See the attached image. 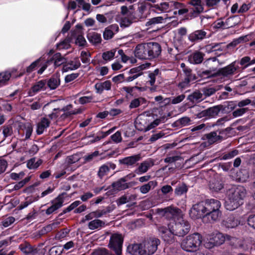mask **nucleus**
I'll return each mask as SVG.
<instances>
[{
    "mask_svg": "<svg viewBox=\"0 0 255 255\" xmlns=\"http://www.w3.org/2000/svg\"><path fill=\"white\" fill-rule=\"evenodd\" d=\"M221 203L217 199H207L194 204L189 211L193 219L207 217L210 221H217L222 215Z\"/></svg>",
    "mask_w": 255,
    "mask_h": 255,
    "instance_id": "obj_1",
    "label": "nucleus"
},
{
    "mask_svg": "<svg viewBox=\"0 0 255 255\" xmlns=\"http://www.w3.org/2000/svg\"><path fill=\"white\" fill-rule=\"evenodd\" d=\"M247 194L245 188L241 185H231L227 191V198L225 207L229 211H233L242 205Z\"/></svg>",
    "mask_w": 255,
    "mask_h": 255,
    "instance_id": "obj_2",
    "label": "nucleus"
},
{
    "mask_svg": "<svg viewBox=\"0 0 255 255\" xmlns=\"http://www.w3.org/2000/svg\"><path fill=\"white\" fill-rule=\"evenodd\" d=\"M161 47L157 42H150L137 44L134 50L136 57L142 60H151L158 57Z\"/></svg>",
    "mask_w": 255,
    "mask_h": 255,
    "instance_id": "obj_3",
    "label": "nucleus"
},
{
    "mask_svg": "<svg viewBox=\"0 0 255 255\" xmlns=\"http://www.w3.org/2000/svg\"><path fill=\"white\" fill-rule=\"evenodd\" d=\"M202 236L198 233L190 234L182 240L181 247L185 251L195 252L194 255H204L200 252H197L202 243Z\"/></svg>",
    "mask_w": 255,
    "mask_h": 255,
    "instance_id": "obj_4",
    "label": "nucleus"
},
{
    "mask_svg": "<svg viewBox=\"0 0 255 255\" xmlns=\"http://www.w3.org/2000/svg\"><path fill=\"white\" fill-rule=\"evenodd\" d=\"M169 229L171 230L173 235L183 237L189 232L191 225L188 221L182 218L174 223H170Z\"/></svg>",
    "mask_w": 255,
    "mask_h": 255,
    "instance_id": "obj_5",
    "label": "nucleus"
},
{
    "mask_svg": "<svg viewBox=\"0 0 255 255\" xmlns=\"http://www.w3.org/2000/svg\"><path fill=\"white\" fill-rule=\"evenodd\" d=\"M156 212L160 215L165 218L171 220L170 223H174L183 218V213L181 210L173 206H168L164 209L158 208Z\"/></svg>",
    "mask_w": 255,
    "mask_h": 255,
    "instance_id": "obj_6",
    "label": "nucleus"
},
{
    "mask_svg": "<svg viewBox=\"0 0 255 255\" xmlns=\"http://www.w3.org/2000/svg\"><path fill=\"white\" fill-rule=\"evenodd\" d=\"M227 239L230 242L229 244L233 248L242 250L244 251H247L251 249L253 244V240L251 238L241 239L228 236Z\"/></svg>",
    "mask_w": 255,
    "mask_h": 255,
    "instance_id": "obj_7",
    "label": "nucleus"
},
{
    "mask_svg": "<svg viewBox=\"0 0 255 255\" xmlns=\"http://www.w3.org/2000/svg\"><path fill=\"white\" fill-rule=\"evenodd\" d=\"M227 239L230 242L229 244L233 248L242 250L244 251H247L251 249L253 244V240L251 238L241 239L228 236Z\"/></svg>",
    "mask_w": 255,
    "mask_h": 255,
    "instance_id": "obj_8",
    "label": "nucleus"
},
{
    "mask_svg": "<svg viewBox=\"0 0 255 255\" xmlns=\"http://www.w3.org/2000/svg\"><path fill=\"white\" fill-rule=\"evenodd\" d=\"M228 131V130L227 128L225 129L211 131L209 133L203 135L202 139L204 140H206L208 145H211L216 142H221L225 139Z\"/></svg>",
    "mask_w": 255,
    "mask_h": 255,
    "instance_id": "obj_9",
    "label": "nucleus"
},
{
    "mask_svg": "<svg viewBox=\"0 0 255 255\" xmlns=\"http://www.w3.org/2000/svg\"><path fill=\"white\" fill-rule=\"evenodd\" d=\"M160 244V240L154 237H151L142 242L143 253L144 255H152L157 250Z\"/></svg>",
    "mask_w": 255,
    "mask_h": 255,
    "instance_id": "obj_10",
    "label": "nucleus"
},
{
    "mask_svg": "<svg viewBox=\"0 0 255 255\" xmlns=\"http://www.w3.org/2000/svg\"><path fill=\"white\" fill-rule=\"evenodd\" d=\"M65 61V59L61 56V54L60 53H56L52 58L45 60V61L41 64V67L37 71V73L40 75L42 74L45 69L53 63L56 67L63 64Z\"/></svg>",
    "mask_w": 255,
    "mask_h": 255,
    "instance_id": "obj_11",
    "label": "nucleus"
},
{
    "mask_svg": "<svg viewBox=\"0 0 255 255\" xmlns=\"http://www.w3.org/2000/svg\"><path fill=\"white\" fill-rule=\"evenodd\" d=\"M123 243V238L122 235L114 234L111 236L109 246L115 252L117 255H122Z\"/></svg>",
    "mask_w": 255,
    "mask_h": 255,
    "instance_id": "obj_12",
    "label": "nucleus"
},
{
    "mask_svg": "<svg viewBox=\"0 0 255 255\" xmlns=\"http://www.w3.org/2000/svg\"><path fill=\"white\" fill-rule=\"evenodd\" d=\"M228 235H225L220 232H214L212 233L209 239L208 243H206V247L211 248L214 246H218L223 244L226 240L229 241L227 239Z\"/></svg>",
    "mask_w": 255,
    "mask_h": 255,
    "instance_id": "obj_13",
    "label": "nucleus"
},
{
    "mask_svg": "<svg viewBox=\"0 0 255 255\" xmlns=\"http://www.w3.org/2000/svg\"><path fill=\"white\" fill-rule=\"evenodd\" d=\"M181 6V3L175 1L163 2L153 6L154 10L158 12H167L173 8H178Z\"/></svg>",
    "mask_w": 255,
    "mask_h": 255,
    "instance_id": "obj_14",
    "label": "nucleus"
},
{
    "mask_svg": "<svg viewBox=\"0 0 255 255\" xmlns=\"http://www.w3.org/2000/svg\"><path fill=\"white\" fill-rule=\"evenodd\" d=\"M140 154H134L127 156L119 160V164L127 168H132L135 167L137 163L140 160Z\"/></svg>",
    "mask_w": 255,
    "mask_h": 255,
    "instance_id": "obj_15",
    "label": "nucleus"
},
{
    "mask_svg": "<svg viewBox=\"0 0 255 255\" xmlns=\"http://www.w3.org/2000/svg\"><path fill=\"white\" fill-rule=\"evenodd\" d=\"M237 63V61L236 60L228 66L218 69L219 76H222L224 77H228L235 74L239 68Z\"/></svg>",
    "mask_w": 255,
    "mask_h": 255,
    "instance_id": "obj_16",
    "label": "nucleus"
},
{
    "mask_svg": "<svg viewBox=\"0 0 255 255\" xmlns=\"http://www.w3.org/2000/svg\"><path fill=\"white\" fill-rule=\"evenodd\" d=\"M158 230L159 234L165 242L168 244L173 242V235L171 230L169 229V223L168 224V228L164 226H158Z\"/></svg>",
    "mask_w": 255,
    "mask_h": 255,
    "instance_id": "obj_17",
    "label": "nucleus"
},
{
    "mask_svg": "<svg viewBox=\"0 0 255 255\" xmlns=\"http://www.w3.org/2000/svg\"><path fill=\"white\" fill-rule=\"evenodd\" d=\"M202 0H190L189 4V14L191 17H195L203 10V7L201 4Z\"/></svg>",
    "mask_w": 255,
    "mask_h": 255,
    "instance_id": "obj_18",
    "label": "nucleus"
},
{
    "mask_svg": "<svg viewBox=\"0 0 255 255\" xmlns=\"http://www.w3.org/2000/svg\"><path fill=\"white\" fill-rule=\"evenodd\" d=\"M46 89V80H41L36 82L29 90L27 94L29 97L34 96L37 93L45 91Z\"/></svg>",
    "mask_w": 255,
    "mask_h": 255,
    "instance_id": "obj_19",
    "label": "nucleus"
},
{
    "mask_svg": "<svg viewBox=\"0 0 255 255\" xmlns=\"http://www.w3.org/2000/svg\"><path fill=\"white\" fill-rule=\"evenodd\" d=\"M207 32L204 29L197 30L188 35V39L192 42H198L208 38Z\"/></svg>",
    "mask_w": 255,
    "mask_h": 255,
    "instance_id": "obj_20",
    "label": "nucleus"
},
{
    "mask_svg": "<svg viewBox=\"0 0 255 255\" xmlns=\"http://www.w3.org/2000/svg\"><path fill=\"white\" fill-rule=\"evenodd\" d=\"M63 202V199L60 196H58L52 201V205L45 210V214L47 215H50L54 213L56 211L62 207Z\"/></svg>",
    "mask_w": 255,
    "mask_h": 255,
    "instance_id": "obj_21",
    "label": "nucleus"
},
{
    "mask_svg": "<svg viewBox=\"0 0 255 255\" xmlns=\"http://www.w3.org/2000/svg\"><path fill=\"white\" fill-rule=\"evenodd\" d=\"M19 249L25 255H38V250L28 243L21 244Z\"/></svg>",
    "mask_w": 255,
    "mask_h": 255,
    "instance_id": "obj_22",
    "label": "nucleus"
},
{
    "mask_svg": "<svg viewBox=\"0 0 255 255\" xmlns=\"http://www.w3.org/2000/svg\"><path fill=\"white\" fill-rule=\"evenodd\" d=\"M119 30V27L117 24H113L109 25L105 29L103 32L104 39L106 40L112 39Z\"/></svg>",
    "mask_w": 255,
    "mask_h": 255,
    "instance_id": "obj_23",
    "label": "nucleus"
},
{
    "mask_svg": "<svg viewBox=\"0 0 255 255\" xmlns=\"http://www.w3.org/2000/svg\"><path fill=\"white\" fill-rule=\"evenodd\" d=\"M81 66V63L78 58H75L73 60L68 61L63 66V71L75 70L79 68Z\"/></svg>",
    "mask_w": 255,
    "mask_h": 255,
    "instance_id": "obj_24",
    "label": "nucleus"
},
{
    "mask_svg": "<svg viewBox=\"0 0 255 255\" xmlns=\"http://www.w3.org/2000/svg\"><path fill=\"white\" fill-rule=\"evenodd\" d=\"M50 121L47 118L44 117L36 125V132L37 134H42L49 127Z\"/></svg>",
    "mask_w": 255,
    "mask_h": 255,
    "instance_id": "obj_25",
    "label": "nucleus"
},
{
    "mask_svg": "<svg viewBox=\"0 0 255 255\" xmlns=\"http://www.w3.org/2000/svg\"><path fill=\"white\" fill-rule=\"evenodd\" d=\"M204 54L200 51H195L188 57V61L193 64H199L202 62Z\"/></svg>",
    "mask_w": 255,
    "mask_h": 255,
    "instance_id": "obj_26",
    "label": "nucleus"
},
{
    "mask_svg": "<svg viewBox=\"0 0 255 255\" xmlns=\"http://www.w3.org/2000/svg\"><path fill=\"white\" fill-rule=\"evenodd\" d=\"M153 164V162L151 159L146 160L139 164L138 167L135 170V172L138 175L143 174L147 172Z\"/></svg>",
    "mask_w": 255,
    "mask_h": 255,
    "instance_id": "obj_27",
    "label": "nucleus"
},
{
    "mask_svg": "<svg viewBox=\"0 0 255 255\" xmlns=\"http://www.w3.org/2000/svg\"><path fill=\"white\" fill-rule=\"evenodd\" d=\"M60 84V76L58 74L53 75L50 78L46 80V87L51 90L56 89Z\"/></svg>",
    "mask_w": 255,
    "mask_h": 255,
    "instance_id": "obj_28",
    "label": "nucleus"
},
{
    "mask_svg": "<svg viewBox=\"0 0 255 255\" xmlns=\"http://www.w3.org/2000/svg\"><path fill=\"white\" fill-rule=\"evenodd\" d=\"M127 251L132 255H144L142 243L129 245Z\"/></svg>",
    "mask_w": 255,
    "mask_h": 255,
    "instance_id": "obj_29",
    "label": "nucleus"
},
{
    "mask_svg": "<svg viewBox=\"0 0 255 255\" xmlns=\"http://www.w3.org/2000/svg\"><path fill=\"white\" fill-rule=\"evenodd\" d=\"M14 71V70H12L0 72V88L8 85L10 78Z\"/></svg>",
    "mask_w": 255,
    "mask_h": 255,
    "instance_id": "obj_30",
    "label": "nucleus"
},
{
    "mask_svg": "<svg viewBox=\"0 0 255 255\" xmlns=\"http://www.w3.org/2000/svg\"><path fill=\"white\" fill-rule=\"evenodd\" d=\"M240 224L239 220L233 215H231L223 221V225L227 228H234Z\"/></svg>",
    "mask_w": 255,
    "mask_h": 255,
    "instance_id": "obj_31",
    "label": "nucleus"
},
{
    "mask_svg": "<svg viewBox=\"0 0 255 255\" xmlns=\"http://www.w3.org/2000/svg\"><path fill=\"white\" fill-rule=\"evenodd\" d=\"M87 38L90 43L95 45L101 43L102 41L101 34L95 32H89Z\"/></svg>",
    "mask_w": 255,
    "mask_h": 255,
    "instance_id": "obj_32",
    "label": "nucleus"
},
{
    "mask_svg": "<svg viewBox=\"0 0 255 255\" xmlns=\"http://www.w3.org/2000/svg\"><path fill=\"white\" fill-rule=\"evenodd\" d=\"M113 188L117 190L121 191L128 188V184L127 182L125 177L122 178L112 183Z\"/></svg>",
    "mask_w": 255,
    "mask_h": 255,
    "instance_id": "obj_33",
    "label": "nucleus"
},
{
    "mask_svg": "<svg viewBox=\"0 0 255 255\" xmlns=\"http://www.w3.org/2000/svg\"><path fill=\"white\" fill-rule=\"evenodd\" d=\"M96 93L102 94L104 90L109 91L111 88V82L110 81H106L104 82L97 83L95 85Z\"/></svg>",
    "mask_w": 255,
    "mask_h": 255,
    "instance_id": "obj_34",
    "label": "nucleus"
},
{
    "mask_svg": "<svg viewBox=\"0 0 255 255\" xmlns=\"http://www.w3.org/2000/svg\"><path fill=\"white\" fill-rule=\"evenodd\" d=\"M210 190L213 192L218 193L223 189L224 185L222 182L214 179L211 181L209 184Z\"/></svg>",
    "mask_w": 255,
    "mask_h": 255,
    "instance_id": "obj_35",
    "label": "nucleus"
},
{
    "mask_svg": "<svg viewBox=\"0 0 255 255\" xmlns=\"http://www.w3.org/2000/svg\"><path fill=\"white\" fill-rule=\"evenodd\" d=\"M59 223L58 222L52 223L38 231V235L41 237L56 229L59 225Z\"/></svg>",
    "mask_w": 255,
    "mask_h": 255,
    "instance_id": "obj_36",
    "label": "nucleus"
},
{
    "mask_svg": "<svg viewBox=\"0 0 255 255\" xmlns=\"http://www.w3.org/2000/svg\"><path fill=\"white\" fill-rule=\"evenodd\" d=\"M201 108L199 106H194L192 108V111L194 114L195 118L201 119L202 118H208L207 110L201 111Z\"/></svg>",
    "mask_w": 255,
    "mask_h": 255,
    "instance_id": "obj_37",
    "label": "nucleus"
},
{
    "mask_svg": "<svg viewBox=\"0 0 255 255\" xmlns=\"http://www.w3.org/2000/svg\"><path fill=\"white\" fill-rule=\"evenodd\" d=\"M192 121L188 117H183L176 120L173 125L174 127L181 128L191 124Z\"/></svg>",
    "mask_w": 255,
    "mask_h": 255,
    "instance_id": "obj_38",
    "label": "nucleus"
},
{
    "mask_svg": "<svg viewBox=\"0 0 255 255\" xmlns=\"http://www.w3.org/2000/svg\"><path fill=\"white\" fill-rule=\"evenodd\" d=\"M105 225V223L104 221L95 219L89 222L88 227L90 230H94L104 227Z\"/></svg>",
    "mask_w": 255,
    "mask_h": 255,
    "instance_id": "obj_39",
    "label": "nucleus"
},
{
    "mask_svg": "<svg viewBox=\"0 0 255 255\" xmlns=\"http://www.w3.org/2000/svg\"><path fill=\"white\" fill-rule=\"evenodd\" d=\"M200 76L202 78H210L219 76L218 70L216 69H209L202 71Z\"/></svg>",
    "mask_w": 255,
    "mask_h": 255,
    "instance_id": "obj_40",
    "label": "nucleus"
},
{
    "mask_svg": "<svg viewBox=\"0 0 255 255\" xmlns=\"http://www.w3.org/2000/svg\"><path fill=\"white\" fill-rule=\"evenodd\" d=\"M135 199L136 196L134 195L125 194L117 200V203L118 206H119Z\"/></svg>",
    "mask_w": 255,
    "mask_h": 255,
    "instance_id": "obj_41",
    "label": "nucleus"
},
{
    "mask_svg": "<svg viewBox=\"0 0 255 255\" xmlns=\"http://www.w3.org/2000/svg\"><path fill=\"white\" fill-rule=\"evenodd\" d=\"M203 98V93H201L200 91H196L189 95L187 97V100L191 102L195 103L201 101Z\"/></svg>",
    "mask_w": 255,
    "mask_h": 255,
    "instance_id": "obj_42",
    "label": "nucleus"
},
{
    "mask_svg": "<svg viewBox=\"0 0 255 255\" xmlns=\"http://www.w3.org/2000/svg\"><path fill=\"white\" fill-rule=\"evenodd\" d=\"M156 185V181H150L147 183L140 186L139 188V191L142 194H146L151 189H153Z\"/></svg>",
    "mask_w": 255,
    "mask_h": 255,
    "instance_id": "obj_43",
    "label": "nucleus"
},
{
    "mask_svg": "<svg viewBox=\"0 0 255 255\" xmlns=\"http://www.w3.org/2000/svg\"><path fill=\"white\" fill-rule=\"evenodd\" d=\"M45 61L44 58L40 57L34 62H33L29 66L26 68V72L28 73H31L35 69V68L39 65L41 67V64Z\"/></svg>",
    "mask_w": 255,
    "mask_h": 255,
    "instance_id": "obj_44",
    "label": "nucleus"
},
{
    "mask_svg": "<svg viewBox=\"0 0 255 255\" xmlns=\"http://www.w3.org/2000/svg\"><path fill=\"white\" fill-rule=\"evenodd\" d=\"M208 118H215L219 115L221 111L220 106H214L206 109Z\"/></svg>",
    "mask_w": 255,
    "mask_h": 255,
    "instance_id": "obj_45",
    "label": "nucleus"
},
{
    "mask_svg": "<svg viewBox=\"0 0 255 255\" xmlns=\"http://www.w3.org/2000/svg\"><path fill=\"white\" fill-rule=\"evenodd\" d=\"M229 20V19L228 18L227 19L226 21L224 22L223 21L222 19H219L213 23L212 25L213 28L215 29L228 28L230 27L227 22V21Z\"/></svg>",
    "mask_w": 255,
    "mask_h": 255,
    "instance_id": "obj_46",
    "label": "nucleus"
},
{
    "mask_svg": "<svg viewBox=\"0 0 255 255\" xmlns=\"http://www.w3.org/2000/svg\"><path fill=\"white\" fill-rule=\"evenodd\" d=\"M83 29V25L81 24L78 23L76 24L75 28L72 29L71 31V37L74 38L80 35H83L84 32Z\"/></svg>",
    "mask_w": 255,
    "mask_h": 255,
    "instance_id": "obj_47",
    "label": "nucleus"
},
{
    "mask_svg": "<svg viewBox=\"0 0 255 255\" xmlns=\"http://www.w3.org/2000/svg\"><path fill=\"white\" fill-rule=\"evenodd\" d=\"M237 65L239 66L240 64L242 68V69L244 70L251 66V57L249 56H246L242 57L240 60H238Z\"/></svg>",
    "mask_w": 255,
    "mask_h": 255,
    "instance_id": "obj_48",
    "label": "nucleus"
},
{
    "mask_svg": "<svg viewBox=\"0 0 255 255\" xmlns=\"http://www.w3.org/2000/svg\"><path fill=\"white\" fill-rule=\"evenodd\" d=\"M188 191V188L185 183L178 184L175 189V194L177 196H181L186 194Z\"/></svg>",
    "mask_w": 255,
    "mask_h": 255,
    "instance_id": "obj_49",
    "label": "nucleus"
},
{
    "mask_svg": "<svg viewBox=\"0 0 255 255\" xmlns=\"http://www.w3.org/2000/svg\"><path fill=\"white\" fill-rule=\"evenodd\" d=\"M109 172L108 166L104 164L99 167L97 173L98 177L101 180H103L104 177L107 175Z\"/></svg>",
    "mask_w": 255,
    "mask_h": 255,
    "instance_id": "obj_50",
    "label": "nucleus"
},
{
    "mask_svg": "<svg viewBox=\"0 0 255 255\" xmlns=\"http://www.w3.org/2000/svg\"><path fill=\"white\" fill-rule=\"evenodd\" d=\"M81 202L80 201H75L72 203H71L68 207L64 209L62 213L59 214V217L61 216L64 214H66L68 212L71 211L72 210L75 209L76 207H77L80 204H81Z\"/></svg>",
    "mask_w": 255,
    "mask_h": 255,
    "instance_id": "obj_51",
    "label": "nucleus"
},
{
    "mask_svg": "<svg viewBox=\"0 0 255 255\" xmlns=\"http://www.w3.org/2000/svg\"><path fill=\"white\" fill-rule=\"evenodd\" d=\"M81 202L80 201H75L72 203H71L68 207L64 209L62 213L59 214V217L61 216L64 214H66L68 212L71 211L72 210L75 209L76 207H77L80 204H81Z\"/></svg>",
    "mask_w": 255,
    "mask_h": 255,
    "instance_id": "obj_52",
    "label": "nucleus"
},
{
    "mask_svg": "<svg viewBox=\"0 0 255 255\" xmlns=\"http://www.w3.org/2000/svg\"><path fill=\"white\" fill-rule=\"evenodd\" d=\"M70 230L67 228H64L57 232L55 236L56 240H61L65 238L69 233Z\"/></svg>",
    "mask_w": 255,
    "mask_h": 255,
    "instance_id": "obj_53",
    "label": "nucleus"
},
{
    "mask_svg": "<svg viewBox=\"0 0 255 255\" xmlns=\"http://www.w3.org/2000/svg\"><path fill=\"white\" fill-rule=\"evenodd\" d=\"M116 49H112L110 51L104 52L102 54V58L105 61H111L115 56Z\"/></svg>",
    "mask_w": 255,
    "mask_h": 255,
    "instance_id": "obj_54",
    "label": "nucleus"
},
{
    "mask_svg": "<svg viewBox=\"0 0 255 255\" xmlns=\"http://www.w3.org/2000/svg\"><path fill=\"white\" fill-rule=\"evenodd\" d=\"M27 181V180H22L18 182L15 185H9V189H8V192L10 193L13 191H16L19 190L25 185Z\"/></svg>",
    "mask_w": 255,
    "mask_h": 255,
    "instance_id": "obj_55",
    "label": "nucleus"
},
{
    "mask_svg": "<svg viewBox=\"0 0 255 255\" xmlns=\"http://www.w3.org/2000/svg\"><path fill=\"white\" fill-rule=\"evenodd\" d=\"M79 102L82 105H84L91 102L96 103L97 101L95 100L93 96L90 95L80 97L79 99Z\"/></svg>",
    "mask_w": 255,
    "mask_h": 255,
    "instance_id": "obj_56",
    "label": "nucleus"
},
{
    "mask_svg": "<svg viewBox=\"0 0 255 255\" xmlns=\"http://www.w3.org/2000/svg\"><path fill=\"white\" fill-rule=\"evenodd\" d=\"M144 102V99L142 98H136L132 100L129 104V108L130 109H134L138 107L141 104Z\"/></svg>",
    "mask_w": 255,
    "mask_h": 255,
    "instance_id": "obj_57",
    "label": "nucleus"
},
{
    "mask_svg": "<svg viewBox=\"0 0 255 255\" xmlns=\"http://www.w3.org/2000/svg\"><path fill=\"white\" fill-rule=\"evenodd\" d=\"M159 74V70L158 69H155L152 72L149 73L148 74V82L151 86H153L155 82L156 77Z\"/></svg>",
    "mask_w": 255,
    "mask_h": 255,
    "instance_id": "obj_58",
    "label": "nucleus"
},
{
    "mask_svg": "<svg viewBox=\"0 0 255 255\" xmlns=\"http://www.w3.org/2000/svg\"><path fill=\"white\" fill-rule=\"evenodd\" d=\"M164 18L162 16H157L149 19L146 23V26H152L156 24L162 23Z\"/></svg>",
    "mask_w": 255,
    "mask_h": 255,
    "instance_id": "obj_59",
    "label": "nucleus"
},
{
    "mask_svg": "<svg viewBox=\"0 0 255 255\" xmlns=\"http://www.w3.org/2000/svg\"><path fill=\"white\" fill-rule=\"evenodd\" d=\"M194 80H190V79L184 77V78L180 82L178 85V87L183 90L188 87L190 86V83Z\"/></svg>",
    "mask_w": 255,
    "mask_h": 255,
    "instance_id": "obj_60",
    "label": "nucleus"
},
{
    "mask_svg": "<svg viewBox=\"0 0 255 255\" xmlns=\"http://www.w3.org/2000/svg\"><path fill=\"white\" fill-rule=\"evenodd\" d=\"M219 43H211L210 44L207 45L205 46V49L206 52L208 53H211L213 51H217L220 49Z\"/></svg>",
    "mask_w": 255,
    "mask_h": 255,
    "instance_id": "obj_61",
    "label": "nucleus"
},
{
    "mask_svg": "<svg viewBox=\"0 0 255 255\" xmlns=\"http://www.w3.org/2000/svg\"><path fill=\"white\" fill-rule=\"evenodd\" d=\"M183 71L185 74V78L193 80H195L196 79L195 75L192 73V70L190 68L188 67H185L183 69Z\"/></svg>",
    "mask_w": 255,
    "mask_h": 255,
    "instance_id": "obj_62",
    "label": "nucleus"
},
{
    "mask_svg": "<svg viewBox=\"0 0 255 255\" xmlns=\"http://www.w3.org/2000/svg\"><path fill=\"white\" fill-rule=\"evenodd\" d=\"M132 23V20L131 19L126 17V15H124V16L121 18L120 25L121 27H127Z\"/></svg>",
    "mask_w": 255,
    "mask_h": 255,
    "instance_id": "obj_63",
    "label": "nucleus"
},
{
    "mask_svg": "<svg viewBox=\"0 0 255 255\" xmlns=\"http://www.w3.org/2000/svg\"><path fill=\"white\" fill-rule=\"evenodd\" d=\"M92 255H114L110 254L107 250L104 248L95 250Z\"/></svg>",
    "mask_w": 255,
    "mask_h": 255,
    "instance_id": "obj_64",
    "label": "nucleus"
}]
</instances>
